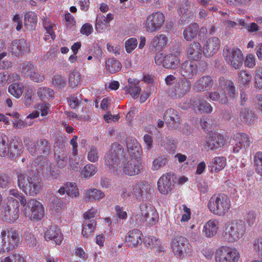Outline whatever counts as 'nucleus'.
<instances>
[{
    "mask_svg": "<svg viewBox=\"0 0 262 262\" xmlns=\"http://www.w3.org/2000/svg\"><path fill=\"white\" fill-rule=\"evenodd\" d=\"M16 174L18 186L26 194L34 196L40 192L42 183L39 174L35 172L29 174L27 181L24 173L17 172Z\"/></svg>",
    "mask_w": 262,
    "mask_h": 262,
    "instance_id": "1",
    "label": "nucleus"
},
{
    "mask_svg": "<svg viewBox=\"0 0 262 262\" xmlns=\"http://www.w3.org/2000/svg\"><path fill=\"white\" fill-rule=\"evenodd\" d=\"M23 152V144L18 138L15 137L9 140L7 135L0 133L1 157H5L9 155L13 159L20 156Z\"/></svg>",
    "mask_w": 262,
    "mask_h": 262,
    "instance_id": "2",
    "label": "nucleus"
},
{
    "mask_svg": "<svg viewBox=\"0 0 262 262\" xmlns=\"http://www.w3.org/2000/svg\"><path fill=\"white\" fill-rule=\"evenodd\" d=\"M207 207L214 215L224 216L229 210V198L225 193L214 194L210 198Z\"/></svg>",
    "mask_w": 262,
    "mask_h": 262,
    "instance_id": "3",
    "label": "nucleus"
},
{
    "mask_svg": "<svg viewBox=\"0 0 262 262\" xmlns=\"http://www.w3.org/2000/svg\"><path fill=\"white\" fill-rule=\"evenodd\" d=\"M140 212L137 214L136 221L140 225L151 227L155 225L159 220V213L155 208L145 203L139 206Z\"/></svg>",
    "mask_w": 262,
    "mask_h": 262,
    "instance_id": "4",
    "label": "nucleus"
},
{
    "mask_svg": "<svg viewBox=\"0 0 262 262\" xmlns=\"http://www.w3.org/2000/svg\"><path fill=\"white\" fill-rule=\"evenodd\" d=\"M123 153V149L121 145L116 142L112 144L103 158L104 164L110 170L116 172V169L118 168V163Z\"/></svg>",
    "mask_w": 262,
    "mask_h": 262,
    "instance_id": "5",
    "label": "nucleus"
},
{
    "mask_svg": "<svg viewBox=\"0 0 262 262\" xmlns=\"http://www.w3.org/2000/svg\"><path fill=\"white\" fill-rule=\"evenodd\" d=\"M143 166L140 156L136 155L134 158L123 162L121 166L116 169V173H122L129 176H135L140 174L143 170Z\"/></svg>",
    "mask_w": 262,
    "mask_h": 262,
    "instance_id": "6",
    "label": "nucleus"
},
{
    "mask_svg": "<svg viewBox=\"0 0 262 262\" xmlns=\"http://www.w3.org/2000/svg\"><path fill=\"white\" fill-rule=\"evenodd\" d=\"M20 209L19 202L17 200L9 197L8 201L4 207V210L2 211L6 222L10 223H14L19 217Z\"/></svg>",
    "mask_w": 262,
    "mask_h": 262,
    "instance_id": "7",
    "label": "nucleus"
},
{
    "mask_svg": "<svg viewBox=\"0 0 262 262\" xmlns=\"http://www.w3.org/2000/svg\"><path fill=\"white\" fill-rule=\"evenodd\" d=\"M165 22V16L160 11L154 12L147 15L143 23V26L146 32L149 33L156 32L160 30Z\"/></svg>",
    "mask_w": 262,
    "mask_h": 262,
    "instance_id": "8",
    "label": "nucleus"
},
{
    "mask_svg": "<svg viewBox=\"0 0 262 262\" xmlns=\"http://www.w3.org/2000/svg\"><path fill=\"white\" fill-rule=\"evenodd\" d=\"M1 237L3 242L6 244L7 252L17 248L22 241L18 232L12 229L2 230Z\"/></svg>",
    "mask_w": 262,
    "mask_h": 262,
    "instance_id": "9",
    "label": "nucleus"
},
{
    "mask_svg": "<svg viewBox=\"0 0 262 262\" xmlns=\"http://www.w3.org/2000/svg\"><path fill=\"white\" fill-rule=\"evenodd\" d=\"M23 213L26 216H30L29 209L31 212V219L35 221H40L45 215V209L42 204L36 199H31L26 202Z\"/></svg>",
    "mask_w": 262,
    "mask_h": 262,
    "instance_id": "10",
    "label": "nucleus"
},
{
    "mask_svg": "<svg viewBox=\"0 0 262 262\" xmlns=\"http://www.w3.org/2000/svg\"><path fill=\"white\" fill-rule=\"evenodd\" d=\"M171 247L174 255L177 257H181L192 251V246L188 240L183 236H177L171 242Z\"/></svg>",
    "mask_w": 262,
    "mask_h": 262,
    "instance_id": "11",
    "label": "nucleus"
},
{
    "mask_svg": "<svg viewBox=\"0 0 262 262\" xmlns=\"http://www.w3.org/2000/svg\"><path fill=\"white\" fill-rule=\"evenodd\" d=\"M155 61L158 66H162L166 69H175L179 67L180 59L176 54L158 53L155 56Z\"/></svg>",
    "mask_w": 262,
    "mask_h": 262,
    "instance_id": "12",
    "label": "nucleus"
},
{
    "mask_svg": "<svg viewBox=\"0 0 262 262\" xmlns=\"http://www.w3.org/2000/svg\"><path fill=\"white\" fill-rule=\"evenodd\" d=\"M174 174L172 172L163 174L157 182L158 189L159 192L164 195L170 194L173 186Z\"/></svg>",
    "mask_w": 262,
    "mask_h": 262,
    "instance_id": "13",
    "label": "nucleus"
},
{
    "mask_svg": "<svg viewBox=\"0 0 262 262\" xmlns=\"http://www.w3.org/2000/svg\"><path fill=\"white\" fill-rule=\"evenodd\" d=\"M191 82L189 80L182 79L175 83L169 91V95L174 98H182L190 90Z\"/></svg>",
    "mask_w": 262,
    "mask_h": 262,
    "instance_id": "14",
    "label": "nucleus"
},
{
    "mask_svg": "<svg viewBox=\"0 0 262 262\" xmlns=\"http://www.w3.org/2000/svg\"><path fill=\"white\" fill-rule=\"evenodd\" d=\"M30 44L24 38L15 39L11 44L10 51L13 55L16 57L21 56L24 54L29 53Z\"/></svg>",
    "mask_w": 262,
    "mask_h": 262,
    "instance_id": "15",
    "label": "nucleus"
},
{
    "mask_svg": "<svg viewBox=\"0 0 262 262\" xmlns=\"http://www.w3.org/2000/svg\"><path fill=\"white\" fill-rule=\"evenodd\" d=\"M221 40L217 37H211L207 39L203 46V55L208 58L212 57L219 50Z\"/></svg>",
    "mask_w": 262,
    "mask_h": 262,
    "instance_id": "16",
    "label": "nucleus"
},
{
    "mask_svg": "<svg viewBox=\"0 0 262 262\" xmlns=\"http://www.w3.org/2000/svg\"><path fill=\"white\" fill-rule=\"evenodd\" d=\"M198 71V66L193 61L186 60L181 65L180 72L185 78L184 80L191 79L195 76Z\"/></svg>",
    "mask_w": 262,
    "mask_h": 262,
    "instance_id": "17",
    "label": "nucleus"
},
{
    "mask_svg": "<svg viewBox=\"0 0 262 262\" xmlns=\"http://www.w3.org/2000/svg\"><path fill=\"white\" fill-rule=\"evenodd\" d=\"M189 107L194 110H198L206 113H211L212 112V107L207 101L203 99L200 96L192 98L189 102Z\"/></svg>",
    "mask_w": 262,
    "mask_h": 262,
    "instance_id": "18",
    "label": "nucleus"
},
{
    "mask_svg": "<svg viewBox=\"0 0 262 262\" xmlns=\"http://www.w3.org/2000/svg\"><path fill=\"white\" fill-rule=\"evenodd\" d=\"M186 52L189 59L193 61H198L202 57L203 48L198 41H194L187 46Z\"/></svg>",
    "mask_w": 262,
    "mask_h": 262,
    "instance_id": "19",
    "label": "nucleus"
},
{
    "mask_svg": "<svg viewBox=\"0 0 262 262\" xmlns=\"http://www.w3.org/2000/svg\"><path fill=\"white\" fill-rule=\"evenodd\" d=\"M230 144L233 145L232 151L234 153L238 152L243 147L250 146V140L246 134L237 133L230 139Z\"/></svg>",
    "mask_w": 262,
    "mask_h": 262,
    "instance_id": "20",
    "label": "nucleus"
},
{
    "mask_svg": "<svg viewBox=\"0 0 262 262\" xmlns=\"http://www.w3.org/2000/svg\"><path fill=\"white\" fill-rule=\"evenodd\" d=\"M143 234L138 229L129 231L125 238L127 246L131 248H136L141 245L142 243Z\"/></svg>",
    "mask_w": 262,
    "mask_h": 262,
    "instance_id": "21",
    "label": "nucleus"
},
{
    "mask_svg": "<svg viewBox=\"0 0 262 262\" xmlns=\"http://www.w3.org/2000/svg\"><path fill=\"white\" fill-rule=\"evenodd\" d=\"M166 124L172 129H176L180 125L179 117L177 111L172 108L166 110L163 116Z\"/></svg>",
    "mask_w": 262,
    "mask_h": 262,
    "instance_id": "22",
    "label": "nucleus"
},
{
    "mask_svg": "<svg viewBox=\"0 0 262 262\" xmlns=\"http://www.w3.org/2000/svg\"><path fill=\"white\" fill-rule=\"evenodd\" d=\"M144 185L143 183L137 184L133 188V192L130 191L131 188L127 186L123 189L122 195L124 197L130 196L132 194L136 199L141 200L144 194H146L144 189Z\"/></svg>",
    "mask_w": 262,
    "mask_h": 262,
    "instance_id": "23",
    "label": "nucleus"
},
{
    "mask_svg": "<svg viewBox=\"0 0 262 262\" xmlns=\"http://www.w3.org/2000/svg\"><path fill=\"white\" fill-rule=\"evenodd\" d=\"M225 143L224 136L221 134L212 133L209 134L206 141L207 146L210 150H214L222 147Z\"/></svg>",
    "mask_w": 262,
    "mask_h": 262,
    "instance_id": "24",
    "label": "nucleus"
},
{
    "mask_svg": "<svg viewBox=\"0 0 262 262\" xmlns=\"http://www.w3.org/2000/svg\"><path fill=\"white\" fill-rule=\"evenodd\" d=\"M213 84V80L210 76H204L197 80L194 89L197 92H205L210 89Z\"/></svg>",
    "mask_w": 262,
    "mask_h": 262,
    "instance_id": "25",
    "label": "nucleus"
},
{
    "mask_svg": "<svg viewBox=\"0 0 262 262\" xmlns=\"http://www.w3.org/2000/svg\"><path fill=\"white\" fill-rule=\"evenodd\" d=\"M45 237L46 239L53 241L57 245H60L63 239L60 230L56 225L51 226L49 228L45 233Z\"/></svg>",
    "mask_w": 262,
    "mask_h": 262,
    "instance_id": "26",
    "label": "nucleus"
},
{
    "mask_svg": "<svg viewBox=\"0 0 262 262\" xmlns=\"http://www.w3.org/2000/svg\"><path fill=\"white\" fill-rule=\"evenodd\" d=\"M230 227V238L233 241H236L239 239L245 231L244 222L242 221H238L231 223Z\"/></svg>",
    "mask_w": 262,
    "mask_h": 262,
    "instance_id": "27",
    "label": "nucleus"
},
{
    "mask_svg": "<svg viewBox=\"0 0 262 262\" xmlns=\"http://www.w3.org/2000/svg\"><path fill=\"white\" fill-rule=\"evenodd\" d=\"M219 228V221L216 219H211L204 225L203 232L206 237L211 238L217 234Z\"/></svg>",
    "mask_w": 262,
    "mask_h": 262,
    "instance_id": "28",
    "label": "nucleus"
},
{
    "mask_svg": "<svg viewBox=\"0 0 262 262\" xmlns=\"http://www.w3.org/2000/svg\"><path fill=\"white\" fill-rule=\"evenodd\" d=\"M96 226L97 222L95 219L84 220L81 232L83 237L85 238L92 237Z\"/></svg>",
    "mask_w": 262,
    "mask_h": 262,
    "instance_id": "29",
    "label": "nucleus"
},
{
    "mask_svg": "<svg viewBox=\"0 0 262 262\" xmlns=\"http://www.w3.org/2000/svg\"><path fill=\"white\" fill-rule=\"evenodd\" d=\"M143 242L145 246L147 248L150 249H156L159 253L161 252H164L165 251V249L161 245L160 239L155 236H145Z\"/></svg>",
    "mask_w": 262,
    "mask_h": 262,
    "instance_id": "30",
    "label": "nucleus"
},
{
    "mask_svg": "<svg viewBox=\"0 0 262 262\" xmlns=\"http://www.w3.org/2000/svg\"><path fill=\"white\" fill-rule=\"evenodd\" d=\"M37 23V14L32 11L26 13L24 15V25L27 31L32 32L35 30Z\"/></svg>",
    "mask_w": 262,
    "mask_h": 262,
    "instance_id": "31",
    "label": "nucleus"
},
{
    "mask_svg": "<svg viewBox=\"0 0 262 262\" xmlns=\"http://www.w3.org/2000/svg\"><path fill=\"white\" fill-rule=\"evenodd\" d=\"M243 54L237 48H233L230 54V64L235 69H239L243 63Z\"/></svg>",
    "mask_w": 262,
    "mask_h": 262,
    "instance_id": "32",
    "label": "nucleus"
},
{
    "mask_svg": "<svg viewBox=\"0 0 262 262\" xmlns=\"http://www.w3.org/2000/svg\"><path fill=\"white\" fill-rule=\"evenodd\" d=\"M191 3L188 1H183L178 10L179 14L181 16L184 21H189V19L193 17V12L190 10Z\"/></svg>",
    "mask_w": 262,
    "mask_h": 262,
    "instance_id": "33",
    "label": "nucleus"
},
{
    "mask_svg": "<svg viewBox=\"0 0 262 262\" xmlns=\"http://www.w3.org/2000/svg\"><path fill=\"white\" fill-rule=\"evenodd\" d=\"M168 42V38L162 34H157L154 36L150 42V45L155 50L161 51L165 48Z\"/></svg>",
    "mask_w": 262,
    "mask_h": 262,
    "instance_id": "34",
    "label": "nucleus"
},
{
    "mask_svg": "<svg viewBox=\"0 0 262 262\" xmlns=\"http://www.w3.org/2000/svg\"><path fill=\"white\" fill-rule=\"evenodd\" d=\"M18 69L22 75L30 78L34 71H37L36 66L32 61H25L18 66Z\"/></svg>",
    "mask_w": 262,
    "mask_h": 262,
    "instance_id": "35",
    "label": "nucleus"
},
{
    "mask_svg": "<svg viewBox=\"0 0 262 262\" xmlns=\"http://www.w3.org/2000/svg\"><path fill=\"white\" fill-rule=\"evenodd\" d=\"M42 24L46 30V35H45L46 37L45 38V39H48L50 37L52 39L54 40L56 37V35L53 30L55 26L54 24L47 17H44L42 19Z\"/></svg>",
    "mask_w": 262,
    "mask_h": 262,
    "instance_id": "36",
    "label": "nucleus"
},
{
    "mask_svg": "<svg viewBox=\"0 0 262 262\" xmlns=\"http://www.w3.org/2000/svg\"><path fill=\"white\" fill-rule=\"evenodd\" d=\"M104 196L105 194L102 191L96 188L87 189L85 193V199L88 201L100 200L103 199Z\"/></svg>",
    "mask_w": 262,
    "mask_h": 262,
    "instance_id": "37",
    "label": "nucleus"
},
{
    "mask_svg": "<svg viewBox=\"0 0 262 262\" xmlns=\"http://www.w3.org/2000/svg\"><path fill=\"white\" fill-rule=\"evenodd\" d=\"M199 30V25L194 23L183 31V36L187 41H191L196 37Z\"/></svg>",
    "mask_w": 262,
    "mask_h": 262,
    "instance_id": "38",
    "label": "nucleus"
},
{
    "mask_svg": "<svg viewBox=\"0 0 262 262\" xmlns=\"http://www.w3.org/2000/svg\"><path fill=\"white\" fill-rule=\"evenodd\" d=\"M215 258L216 262H229V247H220L216 251Z\"/></svg>",
    "mask_w": 262,
    "mask_h": 262,
    "instance_id": "39",
    "label": "nucleus"
},
{
    "mask_svg": "<svg viewBox=\"0 0 262 262\" xmlns=\"http://www.w3.org/2000/svg\"><path fill=\"white\" fill-rule=\"evenodd\" d=\"M105 67L110 73L114 74L121 70L122 64L119 60L112 58L106 60Z\"/></svg>",
    "mask_w": 262,
    "mask_h": 262,
    "instance_id": "40",
    "label": "nucleus"
},
{
    "mask_svg": "<svg viewBox=\"0 0 262 262\" xmlns=\"http://www.w3.org/2000/svg\"><path fill=\"white\" fill-rule=\"evenodd\" d=\"M24 86L21 82H14L8 87L9 93L16 98H19L24 92Z\"/></svg>",
    "mask_w": 262,
    "mask_h": 262,
    "instance_id": "41",
    "label": "nucleus"
},
{
    "mask_svg": "<svg viewBox=\"0 0 262 262\" xmlns=\"http://www.w3.org/2000/svg\"><path fill=\"white\" fill-rule=\"evenodd\" d=\"M226 159L223 157L214 158L210 163L211 172H217L223 169L225 166Z\"/></svg>",
    "mask_w": 262,
    "mask_h": 262,
    "instance_id": "42",
    "label": "nucleus"
},
{
    "mask_svg": "<svg viewBox=\"0 0 262 262\" xmlns=\"http://www.w3.org/2000/svg\"><path fill=\"white\" fill-rule=\"evenodd\" d=\"M36 148L38 154L47 156L50 153L51 145L47 140L41 139L36 142Z\"/></svg>",
    "mask_w": 262,
    "mask_h": 262,
    "instance_id": "43",
    "label": "nucleus"
},
{
    "mask_svg": "<svg viewBox=\"0 0 262 262\" xmlns=\"http://www.w3.org/2000/svg\"><path fill=\"white\" fill-rule=\"evenodd\" d=\"M97 170V167L96 165L92 164H88L81 169L80 173L84 178L89 179L95 175Z\"/></svg>",
    "mask_w": 262,
    "mask_h": 262,
    "instance_id": "44",
    "label": "nucleus"
},
{
    "mask_svg": "<svg viewBox=\"0 0 262 262\" xmlns=\"http://www.w3.org/2000/svg\"><path fill=\"white\" fill-rule=\"evenodd\" d=\"M206 97L208 99L212 101H219L222 103L226 104L228 102V98L225 93L220 94L218 92H208Z\"/></svg>",
    "mask_w": 262,
    "mask_h": 262,
    "instance_id": "45",
    "label": "nucleus"
},
{
    "mask_svg": "<svg viewBox=\"0 0 262 262\" xmlns=\"http://www.w3.org/2000/svg\"><path fill=\"white\" fill-rule=\"evenodd\" d=\"M167 161V156L166 155L158 156L153 160L151 169L154 171H158L165 166Z\"/></svg>",
    "mask_w": 262,
    "mask_h": 262,
    "instance_id": "46",
    "label": "nucleus"
},
{
    "mask_svg": "<svg viewBox=\"0 0 262 262\" xmlns=\"http://www.w3.org/2000/svg\"><path fill=\"white\" fill-rule=\"evenodd\" d=\"M37 94L38 97L41 100L48 99L54 97V91L49 88H39L37 90Z\"/></svg>",
    "mask_w": 262,
    "mask_h": 262,
    "instance_id": "47",
    "label": "nucleus"
},
{
    "mask_svg": "<svg viewBox=\"0 0 262 262\" xmlns=\"http://www.w3.org/2000/svg\"><path fill=\"white\" fill-rule=\"evenodd\" d=\"M52 83L58 89H63L67 84V79L64 74H56L52 77Z\"/></svg>",
    "mask_w": 262,
    "mask_h": 262,
    "instance_id": "48",
    "label": "nucleus"
},
{
    "mask_svg": "<svg viewBox=\"0 0 262 262\" xmlns=\"http://www.w3.org/2000/svg\"><path fill=\"white\" fill-rule=\"evenodd\" d=\"M109 25L105 20V16L102 14L97 15L95 21V29L98 32H102V31L106 29Z\"/></svg>",
    "mask_w": 262,
    "mask_h": 262,
    "instance_id": "49",
    "label": "nucleus"
},
{
    "mask_svg": "<svg viewBox=\"0 0 262 262\" xmlns=\"http://www.w3.org/2000/svg\"><path fill=\"white\" fill-rule=\"evenodd\" d=\"M81 75L77 70H72L69 74V82L71 86L74 88L80 82Z\"/></svg>",
    "mask_w": 262,
    "mask_h": 262,
    "instance_id": "50",
    "label": "nucleus"
},
{
    "mask_svg": "<svg viewBox=\"0 0 262 262\" xmlns=\"http://www.w3.org/2000/svg\"><path fill=\"white\" fill-rule=\"evenodd\" d=\"M126 146L128 150H130L131 153L137 152L138 156L140 154L139 150L140 148L139 143L135 138H131L127 139Z\"/></svg>",
    "mask_w": 262,
    "mask_h": 262,
    "instance_id": "51",
    "label": "nucleus"
},
{
    "mask_svg": "<svg viewBox=\"0 0 262 262\" xmlns=\"http://www.w3.org/2000/svg\"><path fill=\"white\" fill-rule=\"evenodd\" d=\"M240 117L244 122L252 124L254 121L255 116L254 114L252 111L245 108L241 111Z\"/></svg>",
    "mask_w": 262,
    "mask_h": 262,
    "instance_id": "52",
    "label": "nucleus"
},
{
    "mask_svg": "<svg viewBox=\"0 0 262 262\" xmlns=\"http://www.w3.org/2000/svg\"><path fill=\"white\" fill-rule=\"evenodd\" d=\"M87 158L89 161L93 163H95L98 161L99 155L96 146L92 145L90 147L88 151Z\"/></svg>",
    "mask_w": 262,
    "mask_h": 262,
    "instance_id": "53",
    "label": "nucleus"
},
{
    "mask_svg": "<svg viewBox=\"0 0 262 262\" xmlns=\"http://www.w3.org/2000/svg\"><path fill=\"white\" fill-rule=\"evenodd\" d=\"M67 194L72 198L79 196V189L75 183L67 182L66 183Z\"/></svg>",
    "mask_w": 262,
    "mask_h": 262,
    "instance_id": "54",
    "label": "nucleus"
},
{
    "mask_svg": "<svg viewBox=\"0 0 262 262\" xmlns=\"http://www.w3.org/2000/svg\"><path fill=\"white\" fill-rule=\"evenodd\" d=\"M7 54L6 52L0 53V69L7 70L12 67V61L5 58Z\"/></svg>",
    "mask_w": 262,
    "mask_h": 262,
    "instance_id": "55",
    "label": "nucleus"
},
{
    "mask_svg": "<svg viewBox=\"0 0 262 262\" xmlns=\"http://www.w3.org/2000/svg\"><path fill=\"white\" fill-rule=\"evenodd\" d=\"M254 165L256 172L262 176V152H257L255 154Z\"/></svg>",
    "mask_w": 262,
    "mask_h": 262,
    "instance_id": "56",
    "label": "nucleus"
},
{
    "mask_svg": "<svg viewBox=\"0 0 262 262\" xmlns=\"http://www.w3.org/2000/svg\"><path fill=\"white\" fill-rule=\"evenodd\" d=\"M251 75L246 71H242L238 77V82L243 85L248 84L251 82Z\"/></svg>",
    "mask_w": 262,
    "mask_h": 262,
    "instance_id": "57",
    "label": "nucleus"
},
{
    "mask_svg": "<svg viewBox=\"0 0 262 262\" xmlns=\"http://www.w3.org/2000/svg\"><path fill=\"white\" fill-rule=\"evenodd\" d=\"M34 92L32 89L28 88L26 90L23 102L26 106H30L33 102Z\"/></svg>",
    "mask_w": 262,
    "mask_h": 262,
    "instance_id": "58",
    "label": "nucleus"
},
{
    "mask_svg": "<svg viewBox=\"0 0 262 262\" xmlns=\"http://www.w3.org/2000/svg\"><path fill=\"white\" fill-rule=\"evenodd\" d=\"M50 206L52 210H54L55 212H58L62 209L63 205L61 200L60 199L53 196Z\"/></svg>",
    "mask_w": 262,
    "mask_h": 262,
    "instance_id": "59",
    "label": "nucleus"
},
{
    "mask_svg": "<svg viewBox=\"0 0 262 262\" xmlns=\"http://www.w3.org/2000/svg\"><path fill=\"white\" fill-rule=\"evenodd\" d=\"M124 90L127 93L129 94L132 97L136 99L141 92V88L139 85L137 86H125Z\"/></svg>",
    "mask_w": 262,
    "mask_h": 262,
    "instance_id": "60",
    "label": "nucleus"
},
{
    "mask_svg": "<svg viewBox=\"0 0 262 262\" xmlns=\"http://www.w3.org/2000/svg\"><path fill=\"white\" fill-rule=\"evenodd\" d=\"M12 24L16 25V30L20 31L23 28L22 16L19 14L16 13L11 16Z\"/></svg>",
    "mask_w": 262,
    "mask_h": 262,
    "instance_id": "61",
    "label": "nucleus"
},
{
    "mask_svg": "<svg viewBox=\"0 0 262 262\" xmlns=\"http://www.w3.org/2000/svg\"><path fill=\"white\" fill-rule=\"evenodd\" d=\"M115 215L118 219L125 220L127 219L128 215L126 210L122 206L116 205L115 206Z\"/></svg>",
    "mask_w": 262,
    "mask_h": 262,
    "instance_id": "62",
    "label": "nucleus"
},
{
    "mask_svg": "<svg viewBox=\"0 0 262 262\" xmlns=\"http://www.w3.org/2000/svg\"><path fill=\"white\" fill-rule=\"evenodd\" d=\"M67 152L64 151H62L58 155L57 157V165L59 168H64L67 164Z\"/></svg>",
    "mask_w": 262,
    "mask_h": 262,
    "instance_id": "63",
    "label": "nucleus"
},
{
    "mask_svg": "<svg viewBox=\"0 0 262 262\" xmlns=\"http://www.w3.org/2000/svg\"><path fill=\"white\" fill-rule=\"evenodd\" d=\"M138 41L136 38H130L125 42V50L127 53H131L137 47Z\"/></svg>",
    "mask_w": 262,
    "mask_h": 262,
    "instance_id": "64",
    "label": "nucleus"
}]
</instances>
